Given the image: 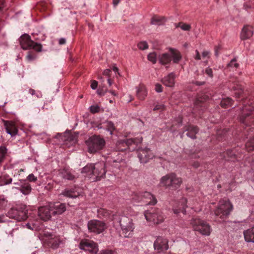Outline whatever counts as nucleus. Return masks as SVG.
<instances>
[{"label":"nucleus","mask_w":254,"mask_h":254,"mask_svg":"<svg viewBox=\"0 0 254 254\" xmlns=\"http://www.w3.org/2000/svg\"><path fill=\"white\" fill-rule=\"evenodd\" d=\"M187 199L186 198L181 199L179 203V208L174 209V213L178 214L180 212H182L184 214H186V209L187 207Z\"/></svg>","instance_id":"obj_26"},{"label":"nucleus","mask_w":254,"mask_h":254,"mask_svg":"<svg viewBox=\"0 0 254 254\" xmlns=\"http://www.w3.org/2000/svg\"><path fill=\"white\" fill-rule=\"evenodd\" d=\"M147 94V90L144 85L140 84L137 87V96L139 99L143 100Z\"/></svg>","instance_id":"obj_30"},{"label":"nucleus","mask_w":254,"mask_h":254,"mask_svg":"<svg viewBox=\"0 0 254 254\" xmlns=\"http://www.w3.org/2000/svg\"><path fill=\"white\" fill-rule=\"evenodd\" d=\"M78 247L80 250L87 252L91 254H97L98 252V244L89 239L81 240Z\"/></svg>","instance_id":"obj_10"},{"label":"nucleus","mask_w":254,"mask_h":254,"mask_svg":"<svg viewBox=\"0 0 254 254\" xmlns=\"http://www.w3.org/2000/svg\"><path fill=\"white\" fill-rule=\"evenodd\" d=\"M12 179L7 175H2L0 176V186L10 184Z\"/></svg>","instance_id":"obj_36"},{"label":"nucleus","mask_w":254,"mask_h":254,"mask_svg":"<svg viewBox=\"0 0 254 254\" xmlns=\"http://www.w3.org/2000/svg\"><path fill=\"white\" fill-rule=\"evenodd\" d=\"M253 27L249 25H245L240 33V38L242 40L249 39L253 36Z\"/></svg>","instance_id":"obj_20"},{"label":"nucleus","mask_w":254,"mask_h":254,"mask_svg":"<svg viewBox=\"0 0 254 254\" xmlns=\"http://www.w3.org/2000/svg\"><path fill=\"white\" fill-rule=\"evenodd\" d=\"M209 55H210L209 52L207 51H204L202 53V58L204 59L205 58H207L209 59L210 58Z\"/></svg>","instance_id":"obj_57"},{"label":"nucleus","mask_w":254,"mask_h":254,"mask_svg":"<svg viewBox=\"0 0 254 254\" xmlns=\"http://www.w3.org/2000/svg\"><path fill=\"white\" fill-rule=\"evenodd\" d=\"M136 200L138 201H142L145 205H155L157 200L156 197L149 192L145 191L139 193L137 195Z\"/></svg>","instance_id":"obj_13"},{"label":"nucleus","mask_w":254,"mask_h":254,"mask_svg":"<svg viewBox=\"0 0 254 254\" xmlns=\"http://www.w3.org/2000/svg\"><path fill=\"white\" fill-rule=\"evenodd\" d=\"M245 240L249 243H254V226L244 231Z\"/></svg>","instance_id":"obj_25"},{"label":"nucleus","mask_w":254,"mask_h":254,"mask_svg":"<svg viewBox=\"0 0 254 254\" xmlns=\"http://www.w3.org/2000/svg\"><path fill=\"white\" fill-rule=\"evenodd\" d=\"M29 93L32 95H34L36 93L35 90L33 89H29Z\"/></svg>","instance_id":"obj_64"},{"label":"nucleus","mask_w":254,"mask_h":254,"mask_svg":"<svg viewBox=\"0 0 254 254\" xmlns=\"http://www.w3.org/2000/svg\"><path fill=\"white\" fill-rule=\"evenodd\" d=\"M59 174L63 179L68 180H73L75 178L74 176L67 169H63L59 170Z\"/></svg>","instance_id":"obj_27"},{"label":"nucleus","mask_w":254,"mask_h":254,"mask_svg":"<svg viewBox=\"0 0 254 254\" xmlns=\"http://www.w3.org/2000/svg\"><path fill=\"white\" fill-rule=\"evenodd\" d=\"M52 214L50 204L47 206H42L39 208L38 215L40 219L44 221H47L51 217Z\"/></svg>","instance_id":"obj_19"},{"label":"nucleus","mask_w":254,"mask_h":254,"mask_svg":"<svg viewBox=\"0 0 254 254\" xmlns=\"http://www.w3.org/2000/svg\"><path fill=\"white\" fill-rule=\"evenodd\" d=\"M19 42L23 50L32 49L38 52L42 51V45L32 40L28 34H25L22 35L19 39Z\"/></svg>","instance_id":"obj_8"},{"label":"nucleus","mask_w":254,"mask_h":254,"mask_svg":"<svg viewBox=\"0 0 254 254\" xmlns=\"http://www.w3.org/2000/svg\"><path fill=\"white\" fill-rule=\"evenodd\" d=\"M154 247L158 253L166 251L169 248L168 241L162 237H158L154 243Z\"/></svg>","instance_id":"obj_15"},{"label":"nucleus","mask_w":254,"mask_h":254,"mask_svg":"<svg viewBox=\"0 0 254 254\" xmlns=\"http://www.w3.org/2000/svg\"><path fill=\"white\" fill-rule=\"evenodd\" d=\"M233 100L229 97L224 98L222 100L220 105L222 108H227L232 106Z\"/></svg>","instance_id":"obj_35"},{"label":"nucleus","mask_w":254,"mask_h":254,"mask_svg":"<svg viewBox=\"0 0 254 254\" xmlns=\"http://www.w3.org/2000/svg\"><path fill=\"white\" fill-rule=\"evenodd\" d=\"M7 149L4 146H0V163L4 160L7 154Z\"/></svg>","instance_id":"obj_38"},{"label":"nucleus","mask_w":254,"mask_h":254,"mask_svg":"<svg viewBox=\"0 0 254 254\" xmlns=\"http://www.w3.org/2000/svg\"><path fill=\"white\" fill-rule=\"evenodd\" d=\"M20 191L24 194H28L31 191V187L30 184H25L21 186L20 189Z\"/></svg>","instance_id":"obj_37"},{"label":"nucleus","mask_w":254,"mask_h":254,"mask_svg":"<svg viewBox=\"0 0 254 254\" xmlns=\"http://www.w3.org/2000/svg\"><path fill=\"white\" fill-rule=\"evenodd\" d=\"M120 224L124 236L130 237L134 229L132 219L126 216H123L120 220Z\"/></svg>","instance_id":"obj_9"},{"label":"nucleus","mask_w":254,"mask_h":254,"mask_svg":"<svg viewBox=\"0 0 254 254\" xmlns=\"http://www.w3.org/2000/svg\"><path fill=\"white\" fill-rule=\"evenodd\" d=\"M87 226L89 232L96 234L102 233L107 228V226L105 222L95 219L89 221Z\"/></svg>","instance_id":"obj_11"},{"label":"nucleus","mask_w":254,"mask_h":254,"mask_svg":"<svg viewBox=\"0 0 254 254\" xmlns=\"http://www.w3.org/2000/svg\"><path fill=\"white\" fill-rule=\"evenodd\" d=\"M246 148L248 151H252L254 150V137L251 138L246 143Z\"/></svg>","instance_id":"obj_39"},{"label":"nucleus","mask_w":254,"mask_h":254,"mask_svg":"<svg viewBox=\"0 0 254 254\" xmlns=\"http://www.w3.org/2000/svg\"><path fill=\"white\" fill-rule=\"evenodd\" d=\"M146 220L154 224H158L163 222L165 219L164 215L161 210L154 208L144 212Z\"/></svg>","instance_id":"obj_7"},{"label":"nucleus","mask_w":254,"mask_h":254,"mask_svg":"<svg viewBox=\"0 0 254 254\" xmlns=\"http://www.w3.org/2000/svg\"><path fill=\"white\" fill-rule=\"evenodd\" d=\"M233 209L232 204L228 199H221L214 210L215 215L222 221L226 219Z\"/></svg>","instance_id":"obj_1"},{"label":"nucleus","mask_w":254,"mask_h":254,"mask_svg":"<svg viewBox=\"0 0 254 254\" xmlns=\"http://www.w3.org/2000/svg\"><path fill=\"white\" fill-rule=\"evenodd\" d=\"M59 43L60 45L64 44L65 43V39L63 38H61L59 40Z\"/></svg>","instance_id":"obj_62"},{"label":"nucleus","mask_w":254,"mask_h":254,"mask_svg":"<svg viewBox=\"0 0 254 254\" xmlns=\"http://www.w3.org/2000/svg\"><path fill=\"white\" fill-rule=\"evenodd\" d=\"M190 225L194 231L204 236H209L212 229L210 224L206 221L199 218H193L190 222Z\"/></svg>","instance_id":"obj_3"},{"label":"nucleus","mask_w":254,"mask_h":254,"mask_svg":"<svg viewBox=\"0 0 254 254\" xmlns=\"http://www.w3.org/2000/svg\"><path fill=\"white\" fill-rule=\"evenodd\" d=\"M36 55L32 52H29L26 56V59L28 61H31L35 59Z\"/></svg>","instance_id":"obj_46"},{"label":"nucleus","mask_w":254,"mask_h":254,"mask_svg":"<svg viewBox=\"0 0 254 254\" xmlns=\"http://www.w3.org/2000/svg\"><path fill=\"white\" fill-rule=\"evenodd\" d=\"M235 154L232 150H228L223 153L224 158L228 161H234L236 158Z\"/></svg>","instance_id":"obj_34"},{"label":"nucleus","mask_w":254,"mask_h":254,"mask_svg":"<svg viewBox=\"0 0 254 254\" xmlns=\"http://www.w3.org/2000/svg\"><path fill=\"white\" fill-rule=\"evenodd\" d=\"M106 171L104 162H99L93 165L92 174L97 178V180L105 176Z\"/></svg>","instance_id":"obj_16"},{"label":"nucleus","mask_w":254,"mask_h":254,"mask_svg":"<svg viewBox=\"0 0 254 254\" xmlns=\"http://www.w3.org/2000/svg\"><path fill=\"white\" fill-rule=\"evenodd\" d=\"M240 120L247 126L254 124V101L249 100L248 103L244 105Z\"/></svg>","instance_id":"obj_2"},{"label":"nucleus","mask_w":254,"mask_h":254,"mask_svg":"<svg viewBox=\"0 0 254 254\" xmlns=\"http://www.w3.org/2000/svg\"><path fill=\"white\" fill-rule=\"evenodd\" d=\"M111 71L109 69H105L103 72V75L107 76H109Z\"/></svg>","instance_id":"obj_59"},{"label":"nucleus","mask_w":254,"mask_h":254,"mask_svg":"<svg viewBox=\"0 0 254 254\" xmlns=\"http://www.w3.org/2000/svg\"><path fill=\"white\" fill-rule=\"evenodd\" d=\"M105 124L106 129L110 132L111 134H112L113 131L116 129L114 123L111 121H107Z\"/></svg>","instance_id":"obj_40"},{"label":"nucleus","mask_w":254,"mask_h":254,"mask_svg":"<svg viewBox=\"0 0 254 254\" xmlns=\"http://www.w3.org/2000/svg\"><path fill=\"white\" fill-rule=\"evenodd\" d=\"M181 28L184 31H190L191 29V26L190 24L181 22Z\"/></svg>","instance_id":"obj_44"},{"label":"nucleus","mask_w":254,"mask_h":254,"mask_svg":"<svg viewBox=\"0 0 254 254\" xmlns=\"http://www.w3.org/2000/svg\"><path fill=\"white\" fill-rule=\"evenodd\" d=\"M7 201L3 196L0 195V207L3 208L7 205Z\"/></svg>","instance_id":"obj_47"},{"label":"nucleus","mask_w":254,"mask_h":254,"mask_svg":"<svg viewBox=\"0 0 254 254\" xmlns=\"http://www.w3.org/2000/svg\"><path fill=\"white\" fill-rule=\"evenodd\" d=\"M67 140H69V141H71L73 143H75V140H74V137L72 135H69Z\"/></svg>","instance_id":"obj_60"},{"label":"nucleus","mask_w":254,"mask_h":254,"mask_svg":"<svg viewBox=\"0 0 254 254\" xmlns=\"http://www.w3.org/2000/svg\"><path fill=\"white\" fill-rule=\"evenodd\" d=\"M4 126L7 133L10 134L12 136L17 134L18 129L14 122L4 121Z\"/></svg>","instance_id":"obj_21"},{"label":"nucleus","mask_w":254,"mask_h":254,"mask_svg":"<svg viewBox=\"0 0 254 254\" xmlns=\"http://www.w3.org/2000/svg\"><path fill=\"white\" fill-rule=\"evenodd\" d=\"M100 110V107L98 105H95V106L93 105V106H91L90 107V111L91 113H92L93 114H95V113L99 112Z\"/></svg>","instance_id":"obj_49"},{"label":"nucleus","mask_w":254,"mask_h":254,"mask_svg":"<svg viewBox=\"0 0 254 254\" xmlns=\"http://www.w3.org/2000/svg\"><path fill=\"white\" fill-rule=\"evenodd\" d=\"M137 47L141 50H146L148 48V45L146 42L142 41L138 43Z\"/></svg>","instance_id":"obj_42"},{"label":"nucleus","mask_w":254,"mask_h":254,"mask_svg":"<svg viewBox=\"0 0 254 254\" xmlns=\"http://www.w3.org/2000/svg\"><path fill=\"white\" fill-rule=\"evenodd\" d=\"M182 182L181 178L178 177L174 173H171L161 178L160 185L163 187L177 189L180 187Z\"/></svg>","instance_id":"obj_4"},{"label":"nucleus","mask_w":254,"mask_h":254,"mask_svg":"<svg viewBox=\"0 0 254 254\" xmlns=\"http://www.w3.org/2000/svg\"><path fill=\"white\" fill-rule=\"evenodd\" d=\"M209 99L207 95H198L194 103V108L195 109L203 110L207 108L205 102Z\"/></svg>","instance_id":"obj_17"},{"label":"nucleus","mask_w":254,"mask_h":254,"mask_svg":"<svg viewBox=\"0 0 254 254\" xmlns=\"http://www.w3.org/2000/svg\"><path fill=\"white\" fill-rule=\"evenodd\" d=\"M97 254H117V253L111 250H103Z\"/></svg>","instance_id":"obj_50"},{"label":"nucleus","mask_w":254,"mask_h":254,"mask_svg":"<svg viewBox=\"0 0 254 254\" xmlns=\"http://www.w3.org/2000/svg\"><path fill=\"white\" fill-rule=\"evenodd\" d=\"M155 90L157 92H161L162 91V87L161 85L159 83L156 84Z\"/></svg>","instance_id":"obj_54"},{"label":"nucleus","mask_w":254,"mask_h":254,"mask_svg":"<svg viewBox=\"0 0 254 254\" xmlns=\"http://www.w3.org/2000/svg\"><path fill=\"white\" fill-rule=\"evenodd\" d=\"M171 59H172L173 63L177 64L182 59L181 55L178 51L173 49H170Z\"/></svg>","instance_id":"obj_32"},{"label":"nucleus","mask_w":254,"mask_h":254,"mask_svg":"<svg viewBox=\"0 0 254 254\" xmlns=\"http://www.w3.org/2000/svg\"><path fill=\"white\" fill-rule=\"evenodd\" d=\"M93 165H87L82 169V172L83 173H92Z\"/></svg>","instance_id":"obj_48"},{"label":"nucleus","mask_w":254,"mask_h":254,"mask_svg":"<svg viewBox=\"0 0 254 254\" xmlns=\"http://www.w3.org/2000/svg\"><path fill=\"white\" fill-rule=\"evenodd\" d=\"M148 60L153 64L156 63V54L155 52L151 53L147 56Z\"/></svg>","instance_id":"obj_41"},{"label":"nucleus","mask_w":254,"mask_h":254,"mask_svg":"<svg viewBox=\"0 0 254 254\" xmlns=\"http://www.w3.org/2000/svg\"><path fill=\"white\" fill-rule=\"evenodd\" d=\"M198 128L195 126L189 125L185 127V131H188L187 135L192 139L196 138V134L198 132Z\"/></svg>","instance_id":"obj_23"},{"label":"nucleus","mask_w":254,"mask_h":254,"mask_svg":"<svg viewBox=\"0 0 254 254\" xmlns=\"http://www.w3.org/2000/svg\"><path fill=\"white\" fill-rule=\"evenodd\" d=\"M205 72L210 77L212 78L213 77V71L210 67H207L205 69Z\"/></svg>","instance_id":"obj_52"},{"label":"nucleus","mask_w":254,"mask_h":254,"mask_svg":"<svg viewBox=\"0 0 254 254\" xmlns=\"http://www.w3.org/2000/svg\"><path fill=\"white\" fill-rule=\"evenodd\" d=\"M175 78V74L171 72L162 79V82L164 85L172 87L174 86Z\"/></svg>","instance_id":"obj_24"},{"label":"nucleus","mask_w":254,"mask_h":254,"mask_svg":"<svg viewBox=\"0 0 254 254\" xmlns=\"http://www.w3.org/2000/svg\"><path fill=\"white\" fill-rule=\"evenodd\" d=\"M138 157L141 163H146L154 158V155L149 148H140L138 150Z\"/></svg>","instance_id":"obj_14"},{"label":"nucleus","mask_w":254,"mask_h":254,"mask_svg":"<svg viewBox=\"0 0 254 254\" xmlns=\"http://www.w3.org/2000/svg\"><path fill=\"white\" fill-rule=\"evenodd\" d=\"M190 165L194 168H197L199 167L200 164L198 161H193L190 162Z\"/></svg>","instance_id":"obj_56"},{"label":"nucleus","mask_w":254,"mask_h":254,"mask_svg":"<svg viewBox=\"0 0 254 254\" xmlns=\"http://www.w3.org/2000/svg\"><path fill=\"white\" fill-rule=\"evenodd\" d=\"M27 207L24 204H19L11 208L8 212V216L18 221L26 220L27 216Z\"/></svg>","instance_id":"obj_6"},{"label":"nucleus","mask_w":254,"mask_h":254,"mask_svg":"<svg viewBox=\"0 0 254 254\" xmlns=\"http://www.w3.org/2000/svg\"><path fill=\"white\" fill-rule=\"evenodd\" d=\"M62 194L66 197L75 198L80 195V193L75 189H66L63 191Z\"/></svg>","instance_id":"obj_31"},{"label":"nucleus","mask_w":254,"mask_h":254,"mask_svg":"<svg viewBox=\"0 0 254 254\" xmlns=\"http://www.w3.org/2000/svg\"><path fill=\"white\" fill-rule=\"evenodd\" d=\"M236 62L237 61L235 59L232 60L230 63L228 64V66L237 68L239 66V64Z\"/></svg>","instance_id":"obj_51"},{"label":"nucleus","mask_w":254,"mask_h":254,"mask_svg":"<svg viewBox=\"0 0 254 254\" xmlns=\"http://www.w3.org/2000/svg\"><path fill=\"white\" fill-rule=\"evenodd\" d=\"M142 141V139H136V138H130L127 139L126 143L127 145H130L132 143H137L138 142H140Z\"/></svg>","instance_id":"obj_45"},{"label":"nucleus","mask_w":254,"mask_h":254,"mask_svg":"<svg viewBox=\"0 0 254 254\" xmlns=\"http://www.w3.org/2000/svg\"><path fill=\"white\" fill-rule=\"evenodd\" d=\"M27 179L30 182H35L37 180V177H35L33 174H31L27 177Z\"/></svg>","instance_id":"obj_53"},{"label":"nucleus","mask_w":254,"mask_h":254,"mask_svg":"<svg viewBox=\"0 0 254 254\" xmlns=\"http://www.w3.org/2000/svg\"><path fill=\"white\" fill-rule=\"evenodd\" d=\"M165 106L164 104L161 103H157L153 108V111H162L165 110Z\"/></svg>","instance_id":"obj_43"},{"label":"nucleus","mask_w":254,"mask_h":254,"mask_svg":"<svg viewBox=\"0 0 254 254\" xmlns=\"http://www.w3.org/2000/svg\"><path fill=\"white\" fill-rule=\"evenodd\" d=\"M88 151L90 153H95L102 150L105 145V140L99 135L90 136L85 141Z\"/></svg>","instance_id":"obj_5"},{"label":"nucleus","mask_w":254,"mask_h":254,"mask_svg":"<svg viewBox=\"0 0 254 254\" xmlns=\"http://www.w3.org/2000/svg\"><path fill=\"white\" fill-rule=\"evenodd\" d=\"M98 216L101 219H111L112 213L110 211L100 208L98 210Z\"/></svg>","instance_id":"obj_28"},{"label":"nucleus","mask_w":254,"mask_h":254,"mask_svg":"<svg viewBox=\"0 0 254 254\" xmlns=\"http://www.w3.org/2000/svg\"><path fill=\"white\" fill-rule=\"evenodd\" d=\"M50 207L52 215H61L63 214L66 210V205L64 203L57 202H50Z\"/></svg>","instance_id":"obj_18"},{"label":"nucleus","mask_w":254,"mask_h":254,"mask_svg":"<svg viewBox=\"0 0 254 254\" xmlns=\"http://www.w3.org/2000/svg\"><path fill=\"white\" fill-rule=\"evenodd\" d=\"M171 61V56L167 53L162 54L159 58V63L162 64L169 63Z\"/></svg>","instance_id":"obj_33"},{"label":"nucleus","mask_w":254,"mask_h":254,"mask_svg":"<svg viewBox=\"0 0 254 254\" xmlns=\"http://www.w3.org/2000/svg\"><path fill=\"white\" fill-rule=\"evenodd\" d=\"M61 242L60 237L52 234H45L43 238L44 245L53 249H57Z\"/></svg>","instance_id":"obj_12"},{"label":"nucleus","mask_w":254,"mask_h":254,"mask_svg":"<svg viewBox=\"0 0 254 254\" xmlns=\"http://www.w3.org/2000/svg\"><path fill=\"white\" fill-rule=\"evenodd\" d=\"M120 0H113V4L114 6H116L120 2Z\"/></svg>","instance_id":"obj_63"},{"label":"nucleus","mask_w":254,"mask_h":254,"mask_svg":"<svg viewBox=\"0 0 254 254\" xmlns=\"http://www.w3.org/2000/svg\"><path fill=\"white\" fill-rule=\"evenodd\" d=\"M166 21V18L165 17L154 15L151 18L150 23L152 25H161L164 24Z\"/></svg>","instance_id":"obj_29"},{"label":"nucleus","mask_w":254,"mask_h":254,"mask_svg":"<svg viewBox=\"0 0 254 254\" xmlns=\"http://www.w3.org/2000/svg\"><path fill=\"white\" fill-rule=\"evenodd\" d=\"M98 86V82L96 80H92L91 81V87L93 89H96Z\"/></svg>","instance_id":"obj_55"},{"label":"nucleus","mask_w":254,"mask_h":254,"mask_svg":"<svg viewBox=\"0 0 254 254\" xmlns=\"http://www.w3.org/2000/svg\"><path fill=\"white\" fill-rule=\"evenodd\" d=\"M196 55L194 57V59L196 60H200L201 57L198 50H195Z\"/></svg>","instance_id":"obj_58"},{"label":"nucleus","mask_w":254,"mask_h":254,"mask_svg":"<svg viewBox=\"0 0 254 254\" xmlns=\"http://www.w3.org/2000/svg\"><path fill=\"white\" fill-rule=\"evenodd\" d=\"M98 94H99L100 96H102L104 95L105 92H104L102 89H98L97 91Z\"/></svg>","instance_id":"obj_61"},{"label":"nucleus","mask_w":254,"mask_h":254,"mask_svg":"<svg viewBox=\"0 0 254 254\" xmlns=\"http://www.w3.org/2000/svg\"><path fill=\"white\" fill-rule=\"evenodd\" d=\"M229 87L234 91L235 97L236 98H240L244 93L243 88L238 81H235L231 83Z\"/></svg>","instance_id":"obj_22"}]
</instances>
